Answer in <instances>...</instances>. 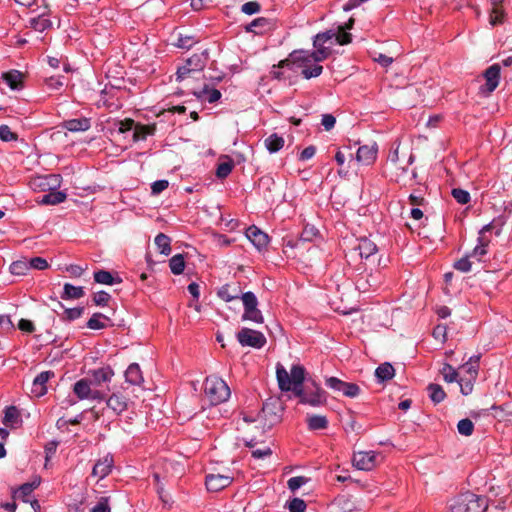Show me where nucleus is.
<instances>
[{
  "mask_svg": "<svg viewBox=\"0 0 512 512\" xmlns=\"http://www.w3.org/2000/svg\"><path fill=\"white\" fill-rule=\"evenodd\" d=\"M276 378L279 389L282 392L292 391L301 404L320 407L327 403V393L317 383L312 382V389L308 385L303 387L305 369L299 364L292 365L290 373L283 365L277 364Z\"/></svg>",
  "mask_w": 512,
  "mask_h": 512,
  "instance_id": "1",
  "label": "nucleus"
},
{
  "mask_svg": "<svg viewBox=\"0 0 512 512\" xmlns=\"http://www.w3.org/2000/svg\"><path fill=\"white\" fill-rule=\"evenodd\" d=\"M306 54H311L310 51L299 50L293 51L289 59L281 61L277 67L272 70V75L276 79H285V70L295 71L296 69L301 70V75L305 79L315 78L321 75L323 67L319 65V62L314 61V58L307 57Z\"/></svg>",
  "mask_w": 512,
  "mask_h": 512,
  "instance_id": "2",
  "label": "nucleus"
},
{
  "mask_svg": "<svg viewBox=\"0 0 512 512\" xmlns=\"http://www.w3.org/2000/svg\"><path fill=\"white\" fill-rule=\"evenodd\" d=\"M352 36L350 33H341L334 28L318 33L313 39L314 50L310 51L311 54H306L307 57L314 58L316 62H322L327 59L335 44L346 45L350 43Z\"/></svg>",
  "mask_w": 512,
  "mask_h": 512,
  "instance_id": "3",
  "label": "nucleus"
},
{
  "mask_svg": "<svg viewBox=\"0 0 512 512\" xmlns=\"http://www.w3.org/2000/svg\"><path fill=\"white\" fill-rule=\"evenodd\" d=\"M481 354L472 355L459 367L460 390L463 395H469L473 391L474 383L478 377L479 361Z\"/></svg>",
  "mask_w": 512,
  "mask_h": 512,
  "instance_id": "4",
  "label": "nucleus"
},
{
  "mask_svg": "<svg viewBox=\"0 0 512 512\" xmlns=\"http://www.w3.org/2000/svg\"><path fill=\"white\" fill-rule=\"evenodd\" d=\"M488 507L485 497L471 492L463 493L453 499L451 512H485Z\"/></svg>",
  "mask_w": 512,
  "mask_h": 512,
  "instance_id": "5",
  "label": "nucleus"
},
{
  "mask_svg": "<svg viewBox=\"0 0 512 512\" xmlns=\"http://www.w3.org/2000/svg\"><path fill=\"white\" fill-rule=\"evenodd\" d=\"M204 392L210 403L213 405L225 402L231 394L227 383L215 375L209 376L205 379Z\"/></svg>",
  "mask_w": 512,
  "mask_h": 512,
  "instance_id": "6",
  "label": "nucleus"
},
{
  "mask_svg": "<svg viewBox=\"0 0 512 512\" xmlns=\"http://www.w3.org/2000/svg\"><path fill=\"white\" fill-rule=\"evenodd\" d=\"M73 392L81 400L89 399L102 401L106 399V393L99 389L93 388L90 381L85 378L80 379L74 384Z\"/></svg>",
  "mask_w": 512,
  "mask_h": 512,
  "instance_id": "7",
  "label": "nucleus"
},
{
  "mask_svg": "<svg viewBox=\"0 0 512 512\" xmlns=\"http://www.w3.org/2000/svg\"><path fill=\"white\" fill-rule=\"evenodd\" d=\"M325 385L335 392H340L349 398H355L360 393V387L355 383L344 382L337 377L331 376L325 379Z\"/></svg>",
  "mask_w": 512,
  "mask_h": 512,
  "instance_id": "8",
  "label": "nucleus"
},
{
  "mask_svg": "<svg viewBox=\"0 0 512 512\" xmlns=\"http://www.w3.org/2000/svg\"><path fill=\"white\" fill-rule=\"evenodd\" d=\"M237 340L242 346L257 349L262 348L266 343V338L263 333L249 328H242L237 333Z\"/></svg>",
  "mask_w": 512,
  "mask_h": 512,
  "instance_id": "9",
  "label": "nucleus"
},
{
  "mask_svg": "<svg viewBox=\"0 0 512 512\" xmlns=\"http://www.w3.org/2000/svg\"><path fill=\"white\" fill-rule=\"evenodd\" d=\"M376 458L374 451H360L354 454L353 464L359 470L369 471L375 467Z\"/></svg>",
  "mask_w": 512,
  "mask_h": 512,
  "instance_id": "10",
  "label": "nucleus"
},
{
  "mask_svg": "<svg viewBox=\"0 0 512 512\" xmlns=\"http://www.w3.org/2000/svg\"><path fill=\"white\" fill-rule=\"evenodd\" d=\"M232 477L221 474H209L205 478V485L209 491L218 492L232 483Z\"/></svg>",
  "mask_w": 512,
  "mask_h": 512,
  "instance_id": "11",
  "label": "nucleus"
},
{
  "mask_svg": "<svg viewBox=\"0 0 512 512\" xmlns=\"http://www.w3.org/2000/svg\"><path fill=\"white\" fill-rule=\"evenodd\" d=\"M378 146L376 143L360 146L356 152V160L362 165L372 164L377 157Z\"/></svg>",
  "mask_w": 512,
  "mask_h": 512,
  "instance_id": "12",
  "label": "nucleus"
},
{
  "mask_svg": "<svg viewBox=\"0 0 512 512\" xmlns=\"http://www.w3.org/2000/svg\"><path fill=\"white\" fill-rule=\"evenodd\" d=\"M113 376V369L110 366H105L91 371V379L89 381L93 388L97 389L102 383L110 382Z\"/></svg>",
  "mask_w": 512,
  "mask_h": 512,
  "instance_id": "13",
  "label": "nucleus"
},
{
  "mask_svg": "<svg viewBox=\"0 0 512 512\" xmlns=\"http://www.w3.org/2000/svg\"><path fill=\"white\" fill-rule=\"evenodd\" d=\"M246 236L259 251L265 248L269 243L268 235L256 226L247 228Z\"/></svg>",
  "mask_w": 512,
  "mask_h": 512,
  "instance_id": "14",
  "label": "nucleus"
},
{
  "mask_svg": "<svg viewBox=\"0 0 512 512\" xmlns=\"http://www.w3.org/2000/svg\"><path fill=\"white\" fill-rule=\"evenodd\" d=\"M484 78L486 80L485 84V90L488 93L493 92L500 80V65L499 64H493L490 67H488L484 72Z\"/></svg>",
  "mask_w": 512,
  "mask_h": 512,
  "instance_id": "15",
  "label": "nucleus"
},
{
  "mask_svg": "<svg viewBox=\"0 0 512 512\" xmlns=\"http://www.w3.org/2000/svg\"><path fill=\"white\" fill-rule=\"evenodd\" d=\"M113 464V457L106 455L95 463L92 469V476L98 479L105 478L112 471Z\"/></svg>",
  "mask_w": 512,
  "mask_h": 512,
  "instance_id": "16",
  "label": "nucleus"
},
{
  "mask_svg": "<svg viewBox=\"0 0 512 512\" xmlns=\"http://www.w3.org/2000/svg\"><path fill=\"white\" fill-rule=\"evenodd\" d=\"M22 417L20 411L16 406H7L4 410V417L2 423L12 429L19 428L22 425Z\"/></svg>",
  "mask_w": 512,
  "mask_h": 512,
  "instance_id": "17",
  "label": "nucleus"
},
{
  "mask_svg": "<svg viewBox=\"0 0 512 512\" xmlns=\"http://www.w3.org/2000/svg\"><path fill=\"white\" fill-rule=\"evenodd\" d=\"M53 376H54L53 371H43V372L39 373L33 380L32 393L36 397L43 396L47 391L46 383Z\"/></svg>",
  "mask_w": 512,
  "mask_h": 512,
  "instance_id": "18",
  "label": "nucleus"
},
{
  "mask_svg": "<svg viewBox=\"0 0 512 512\" xmlns=\"http://www.w3.org/2000/svg\"><path fill=\"white\" fill-rule=\"evenodd\" d=\"M273 27L272 22L265 18V17H259L254 19L252 22H250L245 27L246 32L254 33L256 35H262L268 31H270Z\"/></svg>",
  "mask_w": 512,
  "mask_h": 512,
  "instance_id": "19",
  "label": "nucleus"
},
{
  "mask_svg": "<svg viewBox=\"0 0 512 512\" xmlns=\"http://www.w3.org/2000/svg\"><path fill=\"white\" fill-rule=\"evenodd\" d=\"M40 478H35L31 482L22 484L18 490L14 492V497L21 499L23 502H30L32 492L40 485Z\"/></svg>",
  "mask_w": 512,
  "mask_h": 512,
  "instance_id": "20",
  "label": "nucleus"
},
{
  "mask_svg": "<svg viewBox=\"0 0 512 512\" xmlns=\"http://www.w3.org/2000/svg\"><path fill=\"white\" fill-rule=\"evenodd\" d=\"M2 79L12 90H21L23 88V74L18 70L3 73Z\"/></svg>",
  "mask_w": 512,
  "mask_h": 512,
  "instance_id": "21",
  "label": "nucleus"
},
{
  "mask_svg": "<svg viewBox=\"0 0 512 512\" xmlns=\"http://www.w3.org/2000/svg\"><path fill=\"white\" fill-rule=\"evenodd\" d=\"M241 290L238 285L225 284L219 288L217 295L225 302L239 299Z\"/></svg>",
  "mask_w": 512,
  "mask_h": 512,
  "instance_id": "22",
  "label": "nucleus"
},
{
  "mask_svg": "<svg viewBox=\"0 0 512 512\" xmlns=\"http://www.w3.org/2000/svg\"><path fill=\"white\" fill-rule=\"evenodd\" d=\"M355 249L358 250L360 257L364 259H369L378 251L376 244L367 238L360 239Z\"/></svg>",
  "mask_w": 512,
  "mask_h": 512,
  "instance_id": "23",
  "label": "nucleus"
},
{
  "mask_svg": "<svg viewBox=\"0 0 512 512\" xmlns=\"http://www.w3.org/2000/svg\"><path fill=\"white\" fill-rule=\"evenodd\" d=\"M197 99L201 101H207L209 103H215L221 98V92L215 88H210L205 85L200 91L194 92Z\"/></svg>",
  "mask_w": 512,
  "mask_h": 512,
  "instance_id": "24",
  "label": "nucleus"
},
{
  "mask_svg": "<svg viewBox=\"0 0 512 512\" xmlns=\"http://www.w3.org/2000/svg\"><path fill=\"white\" fill-rule=\"evenodd\" d=\"M156 127L155 125H142L139 123H135L134 129L132 132L133 141H142L147 138L149 135H153L155 133Z\"/></svg>",
  "mask_w": 512,
  "mask_h": 512,
  "instance_id": "25",
  "label": "nucleus"
},
{
  "mask_svg": "<svg viewBox=\"0 0 512 512\" xmlns=\"http://www.w3.org/2000/svg\"><path fill=\"white\" fill-rule=\"evenodd\" d=\"M125 379L132 385H139L143 382L141 369L137 363H132L125 371Z\"/></svg>",
  "mask_w": 512,
  "mask_h": 512,
  "instance_id": "26",
  "label": "nucleus"
},
{
  "mask_svg": "<svg viewBox=\"0 0 512 512\" xmlns=\"http://www.w3.org/2000/svg\"><path fill=\"white\" fill-rule=\"evenodd\" d=\"M285 144V140L282 136H279L277 133H273L269 135L264 140V145L266 149L269 151V153L273 154L278 152L283 148Z\"/></svg>",
  "mask_w": 512,
  "mask_h": 512,
  "instance_id": "27",
  "label": "nucleus"
},
{
  "mask_svg": "<svg viewBox=\"0 0 512 512\" xmlns=\"http://www.w3.org/2000/svg\"><path fill=\"white\" fill-rule=\"evenodd\" d=\"M90 125V119L86 117L66 120V130L71 132L86 131L90 128Z\"/></svg>",
  "mask_w": 512,
  "mask_h": 512,
  "instance_id": "28",
  "label": "nucleus"
},
{
  "mask_svg": "<svg viewBox=\"0 0 512 512\" xmlns=\"http://www.w3.org/2000/svg\"><path fill=\"white\" fill-rule=\"evenodd\" d=\"M394 375L395 369L389 362L380 364L375 370V376L379 382L388 381L392 379Z\"/></svg>",
  "mask_w": 512,
  "mask_h": 512,
  "instance_id": "29",
  "label": "nucleus"
},
{
  "mask_svg": "<svg viewBox=\"0 0 512 512\" xmlns=\"http://www.w3.org/2000/svg\"><path fill=\"white\" fill-rule=\"evenodd\" d=\"M107 407L113 410L115 413L120 414L127 407L126 399L119 394H112L106 399Z\"/></svg>",
  "mask_w": 512,
  "mask_h": 512,
  "instance_id": "30",
  "label": "nucleus"
},
{
  "mask_svg": "<svg viewBox=\"0 0 512 512\" xmlns=\"http://www.w3.org/2000/svg\"><path fill=\"white\" fill-rule=\"evenodd\" d=\"M307 426L311 431L324 430L328 427V419L324 415H310L307 417Z\"/></svg>",
  "mask_w": 512,
  "mask_h": 512,
  "instance_id": "31",
  "label": "nucleus"
},
{
  "mask_svg": "<svg viewBox=\"0 0 512 512\" xmlns=\"http://www.w3.org/2000/svg\"><path fill=\"white\" fill-rule=\"evenodd\" d=\"M94 280L96 283L104 284V285H113L115 283H120L121 279L119 277L115 278L111 272L106 270H98L94 272Z\"/></svg>",
  "mask_w": 512,
  "mask_h": 512,
  "instance_id": "32",
  "label": "nucleus"
},
{
  "mask_svg": "<svg viewBox=\"0 0 512 512\" xmlns=\"http://www.w3.org/2000/svg\"><path fill=\"white\" fill-rule=\"evenodd\" d=\"M427 391H428V396H429L430 400L434 404L441 403L446 397L445 391L439 384H435V383L429 384L427 387Z\"/></svg>",
  "mask_w": 512,
  "mask_h": 512,
  "instance_id": "33",
  "label": "nucleus"
},
{
  "mask_svg": "<svg viewBox=\"0 0 512 512\" xmlns=\"http://www.w3.org/2000/svg\"><path fill=\"white\" fill-rule=\"evenodd\" d=\"M106 321L110 319L102 313H94L87 322V327L92 330H101L106 328Z\"/></svg>",
  "mask_w": 512,
  "mask_h": 512,
  "instance_id": "34",
  "label": "nucleus"
},
{
  "mask_svg": "<svg viewBox=\"0 0 512 512\" xmlns=\"http://www.w3.org/2000/svg\"><path fill=\"white\" fill-rule=\"evenodd\" d=\"M64 202V191H50L44 194L40 200L41 204L55 205Z\"/></svg>",
  "mask_w": 512,
  "mask_h": 512,
  "instance_id": "35",
  "label": "nucleus"
},
{
  "mask_svg": "<svg viewBox=\"0 0 512 512\" xmlns=\"http://www.w3.org/2000/svg\"><path fill=\"white\" fill-rule=\"evenodd\" d=\"M169 267H170L171 272L174 275L182 274L185 269V261H184L183 255H181V254L174 255L169 260Z\"/></svg>",
  "mask_w": 512,
  "mask_h": 512,
  "instance_id": "36",
  "label": "nucleus"
},
{
  "mask_svg": "<svg viewBox=\"0 0 512 512\" xmlns=\"http://www.w3.org/2000/svg\"><path fill=\"white\" fill-rule=\"evenodd\" d=\"M170 242V238L163 233H159L155 237V244L157 248L159 249L161 254H164L166 256L169 255L171 252Z\"/></svg>",
  "mask_w": 512,
  "mask_h": 512,
  "instance_id": "37",
  "label": "nucleus"
},
{
  "mask_svg": "<svg viewBox=\"0 0 512 512\" xmlns=\"http://www.w3.org/2000/svg\"><path fill=\"white\" fill-rule=\"evenodd\" d=\"M242 320L243 321H252L254 323L261 324V323H263L264 318H263L261 311L257 307H254V308H249V309L244 310V313L242 315Z\"/></svg>",
  "mask_w": 512,
  "mask_h": 512,
  "instance_id": "38",
  "label": "nucleus"
},
{
  "mask_svg": "<svg viewBox=\"0 0 512 512\" xmlns=\"http://www.w3.org/2000/svg\"><path fill=\"white\" fill-rule=\"evenodd\" d=\"M29 270L30 268L27 258L14 261L10 265V272L14 275H26Z\"/></svg>",
  "mask_w": 512,
  "mask_h": 512,
  "instance_id": "39",
  "label": "nucleus"
},
{
  "mask_svg": "<svg viewBox=\"0 0 512 512\" xmlns=\"http://www.w3.org/2000/svg\"><path fill=\"white\" fill-rule=\"evenodd\" d=\"M208 53L204 51L201 55L194 54L187 59L188 66H191L194 71H200L205 66V60L207 59Z\"/></svg>",
  "mask_w": 512,
  "mask_h": 512,
  "instance_id": "40",
  "label": "nucleus"
},
{
  "mask_svg": "<svg viewBox=\"0 0 512 512\" xmlns=\"http://www.w3.org/2000/svg\"><path fill=\"white\" fill-rule=\"evenodd\" d=\"M441 374L443 375L444 380L448 383L458 382L460 377L459 370L457 371L450 364H444L441 369Z\"/></svg>",
  "mask_w": 512,
  "mask_h": 512,
  "instance_id": "41",
  "label": "nucleus"
},
{
  "mask_svg": "<svg viewBox=\"0 0 512 512\" xmlns=\"http://www.w3.org/2000/svg\"><path fill=\"white\" fill-rule=\"evenodd\" d=\"M489 242H490V240L487 239L486 237L479 236L478 237V244L473 249V251L471 253V256L478 257V259L480 260L481 257L484 256L487 253L486 248H487Z\"/></svg>",
  "mask_w": 512,
  "mask_h": 512,
  "instance_id": "42",
  "label": "nucleus"
},
{
  "mask_svg": "<svg viewBox=\"0 0 512 512\" xmlns=\"http://www.w3.org/2000/svg\"><path fill=\"white\" fill-rule=\"evenodd\" d=\"M459 434L470 436L474 431V424L469 418L461 419L457 424Z\"/></svg>",
  "mask_w": 512,
  "mask_h": 512,
  "instance_id": "43",
  "label": "nucleus"
},
{
  "mask_svg": "<svg viewBox=\"0 0 512 512\" xmlns=\"http://www.w3.org/2000/svg\"><path fill=\"white\" fill-rule=\"evenodd\" d=\"M59 175H48L43 178H39V186L43 188V190H53L57 185H59L58 181Z\"/></svg>",
  "mask_w": 512,
  "mask_h": 512,
  "instance_id": "44",
  "label": "nucleus"
},
{
  "mask_svg": "<svg viewBox=\"0 0 512 512\" xmlns=\"http://www.w3.org/2000/svg\"><path fill=\"white\" fill-rule=\"evenodd\" d=\"M233 167L234 164L231 160L219 163L216 169V176L220 179L226 178L231 173Z\"/></svg>",
  "mask_w": 512,
  "mask_h": 512,
  "instance_id": "45",
  "label": "nucleus"
},
{
  "mask_svg": "<svg viewBox=\"0 0 512 512\" xmlns=\"http://www.w3.org/2000/svg\"><path fill=\"white\" fill-rule=\"evenodd\" d=\"M242 302H243V306H244V310L245 309H249V308H254V307H257L258 306V300H257V297L256 295L251 292V291H248V292H245L243 293L241 296H240Z\"/></svg>",
  "mask_w": 512,
  "mask_h": 512,
  "instance_id": "46",
  "label": "nucleus"
},
{
  "mask_svg": "<svg viewBox=\"0 0 512 512\" xmlns=\"http://www.w3.org/2000/svg\"><path fill=\"white\" fill-rule=\"evenodd\" d=\"M308 481H309V479L304 476H295V477H291L287 481V486L290 491L295 492L296 490L301 488L303 485L308 483Z\"/></svg>",
  "mask_w": 512,
  "mask_h": 512,
  "instance_id": "47",
  "label": "nucleus"
},
{
  "mask_svg": "<svg viewBox=\"0 0 512 512\" xmlns=\"http://www.w3.org/2000/svg\"><path fill=\"white\" fill-rule=\"evenodd\" d=\"M453 198L459 203V204H467L470 201V194L468 191L461 189V188H454L451 192Z\"/></svg>",
  "mask_w": 512,
  "mask_h": 512,
  "instance_id": "48",
  "label": "nucleus"
},
{
  "mask_svg": "<svg viewBox=\"0 0 512 512\" xmlns=\"http://www.w3.org/2000/svg\"><path fill=\"white\" fill-rule=\"evenodd\" d=\"M84 294V290L82 286H73L71 284L66 283V299L72 298L77 299L82 297Z\"/></svg>",
  "mask_w": 512,
  "mask_h": 512,
  "instance_id": "49",
  "label": "nucleus"
},
{
  "mask_svg": "<svg viewBox=\"0 0 512 512\" xmlns=\"http://www.w3.org/2000/svg\"><path fill=\"white\" fill-rule=\"evenodd\" d=\"M91 512H111L110 498L101 497L95 506L91 509Z\"/></svg>",
  "mask_w": 512,
  "mask_h": 512,
  "instance_id": "50",
  "label": "nucleus"
},
{
  "mask_svg": "<svg viewBox=\"0 0 512 512\" xmlns=\"http://www.w3.org/2000/svg\"><path fill=\"white\" fill-rule=\"evenodd\" d=\"M260 9H261V6L256 1H249V2L244 3L241 6V12H243L246 15L256 14L260 11Z\"/></svg>",
  "mask_w": 512,
  "mask_h": 512,
  "instance_id": "51",
  "label": "nucleus"
},
{
  "mask_svg": "<svg viewBox=\"0 0 512 512\" xmlns=\"http://www.w3.org/2000/svg\"><path fill=\"white\" fill-rule=\"evenodd\" d=\"M306 507L305 501L300 498H293L288 503V509L290 512H304Z\"/></svg>",
  "mask_w": 512,
  "mask_h": 512,
  "instance_id": "52",
  "label": "nucleus"
},
{
  "mask_svg": "<svg viewBox=\"0 0 512 512\" xmlns=\"http://www.w3.org/2000/svg\"><path fill=\"white\" fill-rule=\"evenodd\" d=\"M30 25L37 31H44L50 25V21L42 17L32 18L30 20Z\"/></svg>",
  "mask_w": 512,
  "mask_h": 512,
  "instance_id": "53",
  "label": "nucleus"
},
{
  "mask_svg": "<svg viewBox=\"0 0 512 512\" xmlns=\"http://www.w3.org/2000/svg\"><path fill=\"white\" fill-rule=\"evenodd\" d=\"M110 299V294L105 291H98L93 296V302L97 306H106Z\"/></svg>",
  "mask_w": 512,
  "mask_h": 512,
  "instance_id": "54",
  "label": "nucleus"
},
{
  "mask_svg": "<svg viewBox=\"0 0 512 512\" xmlns=\"http://www.w3.org/2000/svg\"><path fill=\"white\" fill-rule=\"evenodd\" d=\"M29 268L36 270H44L48 267L46 259L42 257H33L28 259Z\"/></svg>",
  "mask_w": 512,
  "mask_h": 512,
  "instance_id": "55",
  "label": "nucleus"
},
{
  "mask_svg": "<svg viewBox=\"0 0 512 512\" xmlns=\"http://www.w3.org/2000/svg\"><path fill=\"white\" fill-rule=\"evenodd\" d=\"M59 443H60V441L52 440L45 445L46 463H48L50 461V459L53 457V455L55 454ZM45 465L47 466V464H45Z\"/></svg>",
  "mask_w": 512,
  "mask_h": 512,
  "instance_id": "56",
  "label": "nucleus"
},
{
  "mask_svg": "<svg viewBox=\"0 0 512 512\" xmlns=\"http://www.w3.org/2000/svg\"><path fill=\"white\" fill-rule=\"evenodd\" d=\"M454 268L463 273H467V272L471 271L472 264L467 256V257H463V258L459 259L458 261H456L454 264Z\"/></svg>",
  "mask_w": 512,
  "mask_h": 512,
  "instance_id": "57",
  "label": "nucleus"
},
{
  "mask_svg": "<svg viewBox=\"0 0 512 512\" xmlns=\"http://www.w3.org/2000/svg\"><path fill=\"white\" fill-rule=\"evenodd\" d=\"M0 139L9 142L16 139V135L11 131L7 125L0 126Z\"/></svg>",
  "mask_w": 512,
  "mask_h": 512,
  "instance_id": "58",
  "label": "nucleus"
},
{
  "mask_svg": "<svg viewBox=\"0 0 512 512\" xmlns=\"http://www.w3.org/2000/svg\"><path fill=\"white\" fill-rule=\"evenodd\" d=\"M0 329L5 332L15 329L14 324L9 315H0Z\"/></svg>",
  "mask_w": 512,
  "mask_h": 512,
  "instance_id": "59",
  "label": "nucleus"
},
{
  "mask_svg": "<svg viewBox=\"0 0 512 512\" xmlns=\"http://www.w3.org/2000/svg\"><path fill=\"white\" fill-rule=\"evenodd\" d=\"M135 122L132 119H125L118 123V131L119 133H126L129 131L133 132Z\"/></svg>",
  "mask_w": 512,
  "mask_h": 512,
  "instance_id": "60",
  "label": "nucleus"
},
{
  "mask_svg": "<svg viewBox=\"0 0 512 512\" xmlns=\"http://www.w3.org/2000/svg\"><path fill=\"white\" fill-rule=\"evenodd\" d=\"M252 457L255 459H264L272 454L270 447L257 448L252 450Z\"/></svg>",
  "mask_w": 512,
  "mask_h": 512,
  "instance_id": "61",
  "label": "nucleus"
},
{
  "mask_svg": "<svg viewBox=\"0 0 512 512\" xmlns=\"http://www.w3.org/2000/svg\"><path fill=\"white\" fill-rule=\"evenodd\" d=\"M169 183L167 180H157L152 183L151 185V191L152 194L157 195L160 194L162 191H164L168 187Z\"/></svg>",
  "mask_w": 512,
  "mask_h": 512,
  "instance_id": "62",
  "label": "nucleus"
},
{
  "mask_svg": "<svg viewBox=\"0 0 512 512\" xmlns=\"http://www.w3.org/2000/svg\"><path fill=\"white\" fill-rule=\"evenodd\" d=\"M48 306L51 307V309L56 312L58 315L64 314V305L61 301L57 299V297H50V303H48Z\"/></svg>",
  "mask_w": 512,
  "mask_h": 512,
  "instance_id": "63",
  "label": "nucleus"
},
{
  "mask_svg": "<svg viewBox=\"0 0 512 512\" xmlns=\"http://www.w3.org/2000/svg\"><path fill=\"white\" fill-rule=\"evenodd\" d=\"M336 123V119L331 114H324L322 116L321 124L324 127L325 130L329 131L331 130Z\"/></svg>",
  "mask_w": 512,
  "mask_h": 512,
  "instance_id": "64",
  "label": "nucleus"
}]
</instances>
